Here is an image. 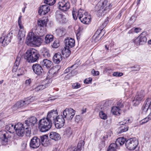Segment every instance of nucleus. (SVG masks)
Wrapping results in <instances>:
<instances>
[{
    "mask_svg": "<svg viewBox=\"0 0 151 151\" xmlns=\"http://www.w3.org/2000/svg\"><path fill=\"white\" fill-rule=\"evenodd\" d=\"M146 35V32H142L139 37L134 40V43L137 46L144 44L147 41Z\"/></svg>",
    "mask_w": 151,
    "mask_h": 151,
    "instance_id": "8",
    "label": "nucleus"
},
{
    "mask_svg": "<svg viewBox=\"0 0 151 151\" xmlns=\"http://www.w3.org/2000/svg\"><path fill=\"white\" fill-rule=\"evenodd\" d=\"M60 46L59 41L58 40H55L52 46L54 48H57Z\"/></svg>",
    "mask_w": 151,
    "mask_h": 151,
    "instance_id": "48",
    "label": "nucleus"
},
{
    "mask_svg": "<svg viewBox=\"0 0 151 151\" xmlns=\"http://www.w3.org/2000/svg\"><path fill=\"white\" fill-rule=\"evenodd\" d=\"M42 55L45 58H48L50 56L49 51L46 48H43Z\"/></svg>",
    "mask_w": 151,
    "mask_h": 151,
    "instance_id": "40",
    "label": "nucleus"
},
{
    "mask_svg": "<svg viewBox=\"0 0 151 151\" xmlns=\"http://www.w3.org/2000/svg\"><path fill=\"white\" fill-rule=\"evenodd\" d=\"M58 6L59 9L64 12L67 11L70 8V3L67 0L59 2Z\"/></svg>",
    "mask_w": 151,
    "mask_h": 151,
    "instance_id": "19",
    "label": "nucleus"
},
{
    "mask_svg": "<svg viewBox=\"0 0 151 151\" xmlns=\"http://www.w3.org/2000/svg\"><path fill=\"white\" fill-rule=\"evenodd\" d=\"M70 48L65 47L62 51V54L66 57H68L71 53V51L69 50Z\"/></svg>",
    "mask_w": 151,
    "mask_h": 151,
    "instance_id": "33",
    "label": "nucleus"
},
{
    "mask_svg": "<svg viewBox=\"0 0 151 151\" xmlns=\"http://www.w3.org/2000/svg\"><path fill=\"white\" fill-rule=\"evenodd\" d=\"M32 68L34 73L38 76H42L45 74L42 66L39 64H34Z\"/></svg>",
    "mask_w": 151,
    "mask_h": 151,
    "instance_id": "12",
    "label": "nucleus"
},
{
    "mask_svg": "<svg viewBox=\"0 0 151 151\" xmlns=\"http://www.w3.org/2000/svg\"><path fill=\"white\" fill-rule=\"evenodd\" d=\"M64 117L61 115H59L57 117L54 121L55 126L57 128H60L63 127L65 123Z\"/></svg>",
    "mask_w": 151,
    "mask_h": 151,
    "instance_id": "14",
    "label": "nucleus"
},
{
    "mask_svg": "<svg viewBox=\"0 0 151 151\" xmlns=\"http://www.w3.org/2000/svg\"><path fill=\"white\" fill-rule=\"evenodd\" d=\"M22 16H20L19 17L18 20V24H22Z\"/></svg>",
    "mask_w": 151,
    "mask_h": 151,
    "instance_id": "60",
    "label": "nucleus"
},
{
    "mask_svg": "<svg viewBox=\"0 0 151 151\" xmlns=\"http://www.w3.org/2000/svg\"><path fill=\"white\" fill-rule=\"evenodd\" d=\"M75 65H72L71 67H69L68 68H67L64 71V73H67L69 72H70V71H71V73H72V72H73V71L77 67L76 66L74 68H73L75 66Z\"/></svg>",
    "mask_w": 151,
    "mask_h": 151,
    "instance_id": "44",
    "label": "nucleus"
},
{
    "mask_svg": "<svg viewBox=\"0 0 151 151\" xmlns=\"http://www.w3.org/2000/svg\"><path fill=\"white\" fill-rule=\"evenodd\" d=\"M31 82V80L30 79L27 80L25 81V83L27 85H29Z\"/></svg>",
    "mask_w": 151,
    "mask_h": 151,
    "instance_id": "59",
    "label": "nucleus"
},
{
    "mask_svg": "<svg viewBox=\"0 0 151 151\" xmlns=\"http://www.w3.org/2000/svg\"><path fill=\"white\" fill-rule=\"evenodd\" d=\"M12 37V32L9 33L5 36L2 35L0 37V43H2L3 45L5 46L11 42Z\"/></svg>",
    "mask_w": 151,
    "mask_h": 151,
    "instance_id": "13",
    "label": "nucleus"
},
{
    "mask_svg": "<svg viewBox=\"0 0 151 151\" xmlns=\"http://www.w3.org/2000/svg\"><path fill=\"white\" fill-rule=\"evenodd\" d=\"M57 35L60 36H61L65 33V29L63 28H60L56 30Z\"/></svg>",
    "mask_w": 151,
    "mask_h": 151,
    "instance_id": "42",
    "label": "nucleus"
},
{
    "mask_svg": "<svg viewBox=\"0 0 151 151\" xmlns=\"http://www.w3.org/2000/svg\"><path fill=\"white\" fill-rule=\"evenodd\" d=\"M108 22V20L105 21L102 24V25L100 27V29H98L96 31V33L94 35V36H95V37L94 40V41L95 42L97 43L101 38V37H100L99 35L103 28L104 27L106 26Z\"/></svg>",
    "mask_w": 151,
    "mask_h": 151,
    "instance_id": "17",
    "label": "nucleus"
},
{
    "mask_svg": "<svg viewBox=\"0 0 151 151\" xmlns=\"http://www.w3.org/2000/svg\"><path fill=\"white\" fill-rule=\"evenodd\" d=\"M58 70H57L56 67H53L50 69L48 72V75L50 77H52L56 75L58 73Z\"/></svg>",
    "mask_w": 151,
    "mask_h": 151,
    "instance_id": "29",
    "label": "nucleus"
},
{
    "mask_svg": "<svg viewBox=\"0 0 151 151\" xmlns=\"http://www.w3.org/2000/svg\"><path fill=\"white\" fill-rule=\"evenodd\" d=\"M84 145V141L83 140H81L80 141L78 144L77 148H73L71 149H73L75 150V151H81L82 148L83 147V146Z\"/></svg>",
    "mask_w": 151,
    "mask_h": 151,
    "instance_id": "32",
    "label": "nucleus"
},
{
    "mask_svg": "<svg viewBox=\"0 0 151 151\" xmlns=\"http://www.w3.org/2000/svg\"><path fill=\"white\" fill-rule=\"evenodd\" d=\"M86 108H85V109H82V110H81V114H83L85 112H86Z\"/></svg>",
    "mask_w": 151,
    "mask_h": 151,
    "instance_id": "64",
    "label": "nucleus"
},
{
    "mask_svg": "<svg viewBox=\"0 0 151 151\" xmlns=\"http://www.w3.org/2000/svg\"><path fill=\"white\" fill-rule=\"evenodd\" d=\"M20 30H19L24 31V27L22 25V24H18Z\"/></svg>",
    "mask_w": 151,
    "mask_h": 151,
    "instance_id": "61",
    "label": "nucleus"
},
{
    "mask_svg": "<svg viewBox=\"0 0 151 151\" xmlns=\"http://www.w3.org/2000/svg\"><path fill=\"white\" fill-rule=\"evenodd\" d=\"M151 109V112L148 116L149 118L151 119V98H147L145 100V103L141 108L142 112H146L148 110Z\"/></svg>",
    "mask_w": 151,
    "mask_h": 151,
    "instance_id": "11",
    "label": "nucleus"
},
{
    "mask_svg": "<svg viewBox=\"0 0 151 151\" xmlns=\"http://www.w3.org/2000/svg\"><path fill=\"white\" fill-rule=\"evenodd\" d=\"M75 114V111L73 109L66 108L63 111V115L65 118L68 120H71Z\"/></svg>",
    "mask_w": 151,
    "mask_h": 151,
    "instance_id": "9",
    "label": "nucleus"
},
{
    "mask_svg": "<svg viewBox=\"0 0 151 151\" xmlns=\"http://www.w3.org/2000/svg\"><path fill=\"white\" fill-rule=\"evenodd\" d=\"M102 4L100 9L98 12V14L101 16H103L107 12L110 10L112 6L110 3L108 2L107 0H103L101 1Z\"/></svg>",
    "mask_w": 151,
    "mask_h": 151,
    "instance_id": "6",
    "label": "nucleus"
},
{
    "mask_svg": "<svg viewBox=\"0 0 151 151\" xmlns=\"http://www.w3.org/2000/svg\"><path fill=\"white\" fill-rule=\"evenodd\" d=\"M52 122L47 118H44L39 121V129L42 132H45L51 127Z\"/></svg>",
    "mask_w": 151,
    "mask_h": 151,
    "instance_id": "4",
    "label": "nucleus"
},
{
    "mask_svg": "<svg viewBox=\"0 0 151 151\" xmlns=\"http://www.w3.org/2000/svg\"><path fill=\"white\" fill-rule=\"evenodd\" d=\"M141 29L139 28H136L134 29V31L135 32L138 33L140 31Z\"/></svg>",
    "mask_w": 151,
    "mask_h": 151,
    "instance_id": "62",
    "label": "nucleus"
},
{
    "mask_svg": "<svg viewBox=\"0 0 151 151\" xmlns=\"http://www.w3.org/2000/svg\"><path fill=\"white\" fill-rule=\"evenodd\" d=\"M40 139L37 137L35 136L31 139L29 145L31 148L36 149L40 146Z\"/></svg>",
    "mask_w": 151,
    "mask_h": 151,
    "instance_id": "16",
    "label": "nucleus"
},
{
    "mask_svg": "<svg viewBox=\"0 0 151 151\" xmlns=\"http://www.w3.org/2000/svg\"><path fill=\"white\" fill-rule=\"evenodd\" d=\"M150 119L147 116L145 118L142 119L141 121V124L142 125L143 124L147 122Z\"/></svg>",
    "mask_w": 151,
    "mask_h": 151,
    "instance_id": "52",
    "label": "nucleus"
},
{
    "mask_svg": "<svg viewBox=\"0 0 151 151\" xmlns=\"http://www.w3.org/2000/svg\"><path fill=\"white\" fill-rule=\"evenodd\" d=\"M25 36V32L24 31L19 30L17 37L19 41H21L22 39H24Z\"/></svg>",
    "mask_w": 151,
    "mask_h": 151,
    "instance_id": "38",
    "label": "nucleus"
},
{
    "mask_svg": "<svg viewBox=\"0 0 151 151\" xmlns=\"http://www.w3.org/2000/svg\"><path fill=\"white\" fill-rule=\"evenodd\" d=\"M62 57L60 53L58 52L55 53L53 58V60L54 63L58 64L62 60Z\"/></svg>",
    "mask_w": 151,
    "mask_h": 151,
    "instance_id": "25",
    "label": "nucleus"
},
{
    "mask_svg": "<svg viewBox=\"0 0 151 151\" xmlns=\"http://www.w3.org/2000/svg\"><path fill=\"white\" fill-rule=\"evenodd\" d=\"M25 129H22L20 130L18 129L16 130L17 134L19 136H23L25 132H27V130L26 131L25 130Z\"/></svg>",
    "mask_w": 151,
    "mask_h": 151,
    "instance_id": "43",
    "label": "nucleus"
},
{
    "mask_svg": "<svg viewBox=\"0 0 151 151\" xmlns=\"http://www.w3.org/2000/svg\"><path fill=\"white\" fill-rule=\"evenodd\" d=\"M53 40V36L52 35H47L45 38V42L47 44L50 43Z\"/></svg>",
    "mask_w": 151,
    "mask_h": 151,
    "instance_id": "36",
    "label": "nucleus"
},
{
    "mask_svg": "<svg viewBox=\"0 0 151 151\" xmlns=\"http://www.w3.org/2000/svg\"><path fill=\"white\" fill-rule=\"evenodd\" d=\"M56 17L57 20L60 23H65L67 21V19L65 15L60 13L59 12L56 13Z\"/></svg>",
    "mask_w": 151,
    "mask_h": 151,
    "instance_id": "21",
    "label": "nucleus"
},
{
    "mask_svg": "<svg viewBox=\"0 0 151 151\" xmlns=\"http://www.w3.org/2000/svg\"><path fill=\"white\" fill-rule=\"evenodd\" d=\"M42 145L44 146H47L49 144V142L48 139V136L46 135H44L40 137Z\"/></svg>",
    "mask_w": 151,
    "mask_h": 151,
    "instance_id": "26",
    "label": "nucleus"
},
{
    "mask_svg": "<svg viewBox=\"0 0 151 151\" xmlns=\"http://www.w3.org/2000/svg\"><path fill=\"white\" fill-rule=\"evenodd\" d=\"M39 56L36 50L33 48H30L25 53L24 57L28 62L33 63L38 59Z\"/></svg>",
    "mask_w": 151,
    "mask_h": 151,
    "instance_id": "3",
    "label": "nucleus"
},
{
    "mask_svg": "<svg viewBox=\"0 0 151 151\" xmlns=\"http://www.w3.org/2000/svg\"><path fill=\"white\" fill-rule=\"evenodd\" d=\"M47 23V19L38 20L37 24L38 26L40 27L46 26Z\"/></svg>",
    "mask_w": 151,
    "mask_h": 151,
    "instance_id": "39",
    "label": "nucleus"
},
{
    "mask_svg": "<svg viewBox=\"0 0 151 151\" xmlns=\"http://www.w3.org/2000/svg\"><path fill=\"white\" fill-rule=\"evenodd\" d=\"M72 133V130L70 127H68L65 129L64 134L68 135H70Z\"/></svg>",
    "mask_w": 151,
    "mask_h": 151,
    "instance_id": "46",
    "label": "nucleus"
},
{
    "mask_svg": "<svg viewBox=\"0 0 151 151\" xmlns=\"http://www.w3.org/2000/svg\"><path fill=\"white\" fill-rule=\"evenodd\" d=\"M56 0H45L46 1L47 4L49 5H52L55 2Z\"/></svg>",
    "mask_w": 151,
    "mask_h": 151,
    "instance_id": "51",
    "label": "nucleus"
},
{
    "mask_svg": "<svg viewBox=\"0 0 151 151\" xmlns=\"http://www.w3.org/2000/svg\"><path fill=\"white\" fill-rule=\"evenodd\" d=\"M88 13L86 12L84 10L80 9L78 12L76 14L73 13V19L76 20L78 17L81 21V22L86 24H88L91 21V17L90 16H87Z\"/></svg>",
    "mask_w": 151,
    "mask_h": 151,
    "instance_id": "2",
    "label": "nucleus"
},
{
    "mask_svg": "<svg viewBox=\"0 0 151 151\" xmlns=\"http://www.w3.org/2000/svg\"><path fill=\"white\" fill-rule=\"evenodd\" d=\"M17 72L18 76H19L24 74V69L23 68H21L19 69Z\"/></svg>",
    "mask_w": 151,
    "mask_h": 151,
    "instance_id": "50",
    "label": "nucleus"
},
{
    "mask_svg": "<svg viewBox=\"0 0 151 151\" xmlns=\"http://www.w3.org/2000/svg\"><path fill=\"white\" fill-rule=\"evenodd\" d=\"M5 125V122L2 120H0V128L3 127Z\"/></svg>",
    "mask_w": 151,
    "mask_h": 151,
    "instance_id": "58",
    "label": "nucleus"
},
{
    "mask_svg": "<svg viewBox=\"0 0 151 151\" xmlns=\"http://www.w3.org/2000/svg\"><path fill=\"white\" fill-rule=\"evenodd\" d=\"M126 147L130 150H134L138 144V141L135 138H130L125 142Z\"/></svg>",
    "mask_w": 151,
    "mask_h": 151,
    "instance_id": "7",
    "label": "nucleus"
},
{
    "mask_svg": "<svg viewBox=\"0 0 151 151\" xmlns=\"http://www.w3.org/2000/svg\"><path fill=\"white\" fill-rule=\"evenodd\" d=\"M24 122L23 124L22 123L19 122L17 124L14 125L15 128V130H20L22 129H25L26 130H28V126L24 125Z\"/></svg>",
    "mask_w": 151,
    "mask_h": 151,
    "instance_id": "27",
    "label": "nucleus"
},
{
    "mask_svg": "<svg viewBox=\"0 0 151 151\" xmlns=\"http://www.w3.org/2000/svg\"><path fill=\"white\" fill-rule=\"evenodd\" d=\"M26 41L33 45L38 46L42 42L41 38L38 37H36L32 32L29 33L26 38Z\"/></svg>",
    "mask_w": 151,
    "mask_h": 151,
    "instance_id": "5",
    "label": "nucleus"
},
{
    "mask_svg": "<svg viewBox=\"0 0 151 151\" xmlns=\"http://www.w3.org/2000/svg\"><path fill=\"white\" fill-rule=\"evenodd\" d=\"M99 115L101 119L105 120L107 119L106 115L102 111L100 112L99 113Z\"/></svg>",
    "mask_w": 151,
    "mask_h": 151,
    "instance_id": "45",
    "label": "nucleus"
},
{
    "mask_svg": "<svg viewBox=\"0 0 151 151\" xmlns=\"http://www.w3.org/2000/svg\"><path fill=\"white\" fill-rule=\"evenodd\" d=\"M20 58L19 57H17L15 62V64L12 69L13 72H16L17 70L18 66L19 64Z\"/></svg>",
    "mask_w": 151,
    "mask_h": 151,
    "instance_id": "34",
    "label": "nucleus"
},
{
    "mask_svg": "<svg viewBox=\"0 0 151 151\" xmlns=\"http://www.w3.org/2000/svg\"><path fill=\"white\" fill-rule=\"evenodd\" d=\"M49 83H46L45 85H41L38 86L35 88L36 91H39L42 90L49 86Z\"/></svg>",
    "mask_w": 151,
    "mask_h": 151,
    "instance_id": "41",
    "label": "nucleus"
},
{
    "mask_svg": "<svg viewBox=\"0 0 151 151\" xmlns=\"http://www.w3.org/2000/svg\"><path fill=\"white\" fill-rule=\"evenodd\" d=\"M50 9V8L48 5H42L38 10V13L40 15H45L49 11Z\"/></svg>",
    "mask_w": 151,
    "mask_h": 151,
    "instance_id": "23",
    "label": "nucleus"
},
{
    "mask_svg": "<svg viewBox=\"0 0 151 151\" xmlns=\"http://www.w3.org/2000/svg\"><path fill=\"white\" fill-rule=\"evenodd\" d=\"M65 47L68 48H71L75 45V40L72 38L67 37L64 40Z\"/></svg>",
    "mask_w": 151,
    "mask_h": 151,
    "instance_id": "22",
    "label": "nucleus"
},
{
    "mask_svg": "<svg viewBox=\"0 0 151 151\" xmlns=\"http://www.w3.org/2000/svg\"><path fill=\"white\" fill-rule=\"evenodd\" d=\"M33 101V99L32 97L30 98L29 99L28 98L27 99H25V100H24V102L25 105H28L31 102H32Z\"/></svg>",
    "mask_w": 151,
    "mask_h": 151,
    "instance_id": "47",
    "label": "nucleus"
},
{
    "mask_svg": "<svg viewBox=\"0 0 151 151\" xmlns=\"http://www.w3.org/2000/svg\"><path fill=\"white\" fill-rule=\"evenodd\" d=\"M121 111V109L118 106H113L111 108V112L114 115H119Z\"/></svg>",
    "mask_w": 151,
    "mask_h": 151,
    "instance_id": "30",
    "label": "nucleus"
},
{
    "mask_svg": "<svg viewBox=\"0 0 151 151\" xmlns=\"http://www.w3.org/2000/svg\"><path fill=\"white\" fill-rule=\"evenodd\" d=\"M125 138L123 137H119L116 140L115 144L118 147L119 145H122L125 143Z\"/></svg>",
    "mask_w": 151,
    "mask_h": 151,
    "instance_id": "31",
    "label": "nucleus"
},
{
    "mask_svg": "<svg viewBox=\"0 0 151 151\" xmlns=\"http://www.w3.org/2000/svg\"><path fill=\"white\" fill-rule=\"evenodd\" d=\"M117 148L116 145L115 143H111L108 147L107 151H116Z\"/></svg>",
    "mask_w": 151,
    "mask_h": 151,
    "instance_id": "35",
    "label": "nucleus"
},
{
    "mask_svg": "<svg viewBox=\"0 0 151 151\" xmlns=\"http://www.w3.org/2000/svg\"><path fill=\"white\" fill-rule=\"evenodd\" d=\"M92 81V79L88 78L86 79L84 81V83H85L88 84L91 83Z\"/></svg>",
    "mask_w": 151,
    "mask_h": 151,
    "instance_id": "56",
    "label": "nucleus"
},
{
    "mask_svg": "<svg viewBox=\"0 0 151 151\" xmlns=\"http://www.w3.org/2000/svg\"><path fill=\"white\" fill-rule=\"evenodd\" d=\"M117 106L120 109L123 107V104L120 101H119L117 103Z\"/></svg>",
    "mask_w": 151,
    "mask_h": 151,
    "instance_id": "55",
    "label": "nucleus"
},
{
    "mask_svg": "<svg viewBox=\"0 0 151 151\" xmlns=\"http://www.w3.org/2000/svg\"><path fill=\"white\" fill-rule=\"evenodd\" d=\"M37 122V119L35 116H32L26 120L24 122V125L28 126V133H31V128L32 127V126L36 124Z\"/></svg>",
    "mask_w": 151,
    "mask_h": 151,
    "instance_id": "10",
    "label": "nucleus"
},
{
    "mask_svg": "<svg viewBox=\"0 0 151 151\" xmlns=\"http://www.w3.org/2000/svg\"><path fill=\"white\" fill-rule=\"evenodd\" d=\"M25 106L24 100H20L17 101L14 106V107L16 108H19Z\"/></svg>",
    "mask_w": 151,
    "mask_h": 151,
    "instance_id": "37",
    "label": "nucleus"
},
{
    "mask_svg": "<svg viewBox=\"0 0 151 151\" xmlns=\"http://www.w3.org/2000/svg\"><path fill=\"white\" fill-rule=\"evenodd\" d=\"M92 73L93 76H97L99 74V72L98 71H96L94 70H93L92 71Z\"/></svg>",
    "mask_w": 151,
    "mask_h": 151,
    "instance_id": "57",
    "label": "nucleus"
},
{
    "mask_svg": "<svg viewBox=\"0 0 151 151\" xmlns=\"http://www.w3.org/2000/svg\"><path fill=\"white\" fill-rule=\"evenodd\" d=\"M123 75V73L121 72H114L113 74V76H114L120 77Z\"/></svg>",
    "mask_w": 151,
    "mask_h": 151,
    "instance_id": "53",
    "label": "nucleus"
},
{
    "mask_svg": "<svg viewBox=\"0 0 151 151\" xmlns=\"http://www.w3.org/2000/svg\"><path fill=\"white\" fill-rule=\"evenodd\" d=\"M49 137L51 139L55 141L58 140L60 139L59 134L55 132H51Z\"/></svg>",
    "mask_w": 151,
    "mask_h": 151,
    "instance_id": "28",
    "label": "nucleus"
},
{
    "mask_svg": "<svg viewBox=\"0 0 151 151\" xmlns=\"http://www.w3.org/2000/svg\"><path fill=\"white\" fill-rule=\"evenodd\" d=\"M5 128L8 131H3L0 132V138L2 140V143L3 145L7 144L8 140L11 137V133L15 130L14 125L13 124H10L6 126Z\"/></svg>",
    "mask_w": 151,
    "mask_h": 151,
    "instance_id": "1",
    "label": "nucleus"
},
{
    "mask_svg": "<svg viewBox=\"0 0 151 151\" xmlns=\"http://www.w3.org/2000/svg\"><path fill=\"white\" fill-rule=\"evenodd\" d=\"M81 87L80 84L78 83H73L72 85V88L73 89H77Z\"/></svg>",
    "mask_w": 151,
    "mask_h": 151,
    "instance_id": "49",
    "label": "nucleus"
},
{
    "mask_svg": "<svg viewBox=\"0 0 151 151\" xmlns=\"http://www.w3.org/2000/svg\"><path fill=\"white\" fill-rule=\"evenodd\" d=\"M144 96L145 93L143 91H141L140 92L138 93L133 101V105L135 106L139 105L143 100Z\"/></svg>",
    "mask_w": 151,
    "mask_h": 151,
    "instance_id": "15",
    "label": "nucleus"
},
{
    "mask_svg": "<svg viewBox=\"0 0 151 151\" xmlns=\"http://www.w3.org/2000/svg\"><path fill=\"white\" fill-rule=\"evenodd\" d=\"M58 114V112L56 110H52L49 111L47 113V118L50 120L52 122H54Z\"/></svg>",
    "mask_w": 151,
    "mask_h": 151,
    "instance_id": "20",
    "label": "nucleus"
},
{
    "mask_svg": "<svg viewBox=\"0 0 151 151\" xmlns=\"http://www.w3.org/2000/svg\"><path fill=\"white\" fill-rule=\"evenodd\" d=\"M81 120V117L79 115H76L75 117V121L77 123H78Z\"/></svg>",
    "mask_w": 151,
    "mask_h": 151,
    "instance_id": "54",
    "label": "nucleus"
},
{
    "mask_svg": "<svg viewBox=\"0 0 151 151\" xmlns=\"http://www.w3.org/2000/svg\"><path fill=\"white\" fill-rule=\"evenodd\" d=\"M131 122V120L129 118L124 120L123 122V123L121 124L122 125L118 128V131L119 134H121L125 132L128 130V127L125 124H128Z\"/></svg>",
    "mask_w": 151,
    "mask_h": 151,
    "instance_id": "18",
    "label": "nucleus"
},
{
    "mask_svg": "<svg viewBox=\"0 0 151 151\" xmlns=\"http://www.w3.org/2000/svg\"><path fill=\"white\" fill-rule=\"evenodd\" d=\"M80 33L79 32H78V33L76 34V35L77 40L80 39Z\"/></svg>",
    "mask_w": 151,
    "mask_h": 151,
    "instance_id": "63",
    "label": "nucleus"
},
{
    "mask_svg": "<svg viewBox=\"0 0 151 151\" xmlns=\"http://www.w3.org/2000/svg\"><path fill=\"white\" fill-rule=\"evenodd\" d=\"M42 65L47 69L50 68L52 66L53 63L50 60L45 59L41 62Z\"/></svg>",
    "mask_w": 151,
    "mask_h": 151,
    "instance_id": "24",
    "label": "nucleus"
}]
</instances>
